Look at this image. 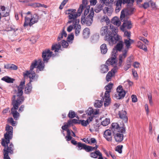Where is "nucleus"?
<instances>
[{"instance_id":"nucleus-2","label":"nucleus","mask_w":159,"mask_h":159,"mask_svg":"<svg viewBox=\"0 0 159 159\" xmlns=\"http://www.w3.org/2000/svg\"><path fill=\"white\" fill-rule=\"evenodd\" d=\"M25 83V80L20 82V84L18 87L17 95H14L12 98V103L13 107L11 108V112L15 120H17L20 116V114L17 112V110L18 109L19 106L24 100V98L22 95L23 93V89Z\"/></svg>"},{"instance_id":"nucleus-48","label":"nucleus","mask_w":159,"mask_h":159,"mask_svg":"<svg viewBox=\"0 0 159 159\" xmlns=\"http://www.w3.org/2000/svg\"><path fill=\"white\" fill-rule=\"evenodd\" d=\"M100 2L106 6H108L109 4V0H100Z\"/></svg>"},{"instance_id":"nucleus-23","label":"nucleus","mask_w":159,"mask_h":159,"mask_svg":"<svg viewBox=\"0 0 159 159\" xmlns=\"http://www.w3.org/2000/svg\"><path fill=\"white\" fill-rule=\"evenodd\" d=\"M93 118V116L89 117L86 120H80V123L84 126H86L91 121Z\"/></svg>"},{"instance_id":"nucleus-13","label":"nucleus","mask_w":159,"mask_h":159,"mask_svg":"<svg viewBox=\"0 0 159 159\" xmlns=\"http://www.w3.org/2000/svg\"><path fill=\"white\" fill-rule=\"evenodd\" d=\"M111 130L114 133L116 131L121 133H124L125 132V128L123 127H119L117 123H113L112 124Z\"/></svg>"},{"instance_id":"nucleus-64","label":"nucleus","mask_w":159,"mask_h":159,"mask_svg":"<svg viewBox=\"0 0 159 159\" xmlns=\"http://www.w3.org/2000/svg\"><path fill=\"white\" fill-rule=\"evenodd\" d=\"M148 98L149 101V102L151 104H152V96L151 94H149L148 95Z\"/></svg>"},{"instance_id":"nucleus-43","label":"nucleus","mask_w":159,"mask_h":159,"mask_svg":"<svg viewBox=\"0 0 159 159\" xmlns=\"http://www.w3.org/2000/svg\"><path fill=\"white\" fill-rule=\"evenodd\" d=\"M74 39V35L72 33L70 35H69L67 38V41L69 43H72V41Z\"/></svg>"},{"instance_id":"nucleus-38","label":"nucleus","mask_w":159,"mask_h":159,"mask_svg":"<svg viewBox=\"0 0 159 159\" xmlns=\"http://www.w3.org/2000/svg\"><path fill=\"white\" fill-rule=\"evenodd\" d=\"M123 42L122 41H120L119 43H118L115 48L117 50L120 51L123 47Z\"/></svg>"},{"instance_id":"nucleus-11","label":"nucleus","mask_w":159,"mask_h":159,"mask_svg":"<svg viewBox=\"0 0 159 159\" xmlns=\"http://www.w3.org/2000/svg\"><path fill=\"white\" fill-rule=\"evenodd\" d=\"M73 29H75V35L76 36H78L79 35L81 30V25L79 24V23H77V24H75V23H74L70 25L68 27L67 30L68 32H70Z\"/></svg>"},{"instance_id":"nucleus-63","label":"nucleus","mask_w":159,"mask_h":159,"mask_svg":"<svg viewBox=\"0 0 159 159\" xmlns=\"http://www.w3.org/2000/svg\"><path fill=\"white\" fill-rule=\"evenodd\" d=\"M90 2L91 5H95L97 3V0H90Z\"/></svg>"},{"instance_id":"nucleus-42","label":"nucleus","mask_w":159,"mask_h":159,"mask_svg":"<svg viewBox=\"0 0 159 159\" xmlns=\"http://www.w3.org/2000/svg\"><path fill=\"white\" fill-rule=\"evenodd\" d=\"M84 8V6L83 5H81L78 9L77 12L78 16L80 15Z\"/></svg>"},{"instance_id":"nucleus-61","label":"nucleus","mask_w":159,"mask_h":159,"mask_svg":"<svg viewBox=\"0 0 159 159\" xmlns=\"http://www.w3.org/2000/svg\"><path fill=\"white\" fill-rule=\"evenodd\" d=\"M132 74L134 77L137 78L138 75L137 72L134 70H132Z\"/></svg>"},{"instance_id":"nucleus-25","label":"nucleus","mask_w":159,"mask_h":159,"mask_svg":"<svg viewBox=\"0 0 159 159\" xmlns=\"http://www.w3.org/2000/svg\"><path fill=\"white\" fill-rule=\"evenodd\" d=\"M111 22L113 24L117 26H120L121 23L119 18L116 16L113 17L112 19Z\"/></svg>"},{"instance_id":"nucleus-58","label":"nucleus","mask_w":159,"mask_h":159,"mask_svg":"<svg viewBox=\"0 0 159 159\" xmlns=\"http://www.w3.org/2000/svg\"><path fill=\"white\" fill-rule=\"evenodd\" d=\"M90 143H89V144H91L92 143H96V140L95 138H91V139H90Z\"/></svg>"},{"instance_id":"nucleus-20","label":"nucleus","mask_w":159,"mask_h":159,"mask_svg":"<svg viewBox=\"0 0 159 159\" xmlns=\"http://www.w3.org/2000/svg\"><path fill=\"white\" fill-rule=\"evenodd\" d=\"M104 137L108 141H111L112 140V137L111 131L109 129H107L105 131Z\"/></svg>"},{"instance_id":"nucleus-60","label":"nucleus","mask_w":159,"mask_h":159,"mask_svg":"<svg viewBox=\"0 0 159 159\" xmlns=\"http://www.w3.org/2000/svg\"><path fill=\"white\" fill-rule=\"evenodd\" d=\"M60 34L62 36L63 38H66V37L67 35L66 32L64 30V29H63L62 32Z\"/></svg>"},{"instance_id":"nucleus-62","label":"nucleus","mask_w":159,"mask_h":159,"mask_svg":"<svg viewBox=\"0 0 159 159\" xmlns=\"http://www.w3.org/2000/svg\"><path fill=\"white\" fill-rule=\"evenodd\" d=\"M11 69L14 70H16L18 68L17 66L14 64H11Z\"/></svg>"},{"instance_id":"nucleus-3","label":"nucleus","mask_w":159,"mask_h":159,"mask_svg":"<svg viewBox=\"0 0 159 159\" xmlns=\"http://www.w3.org/2000/svg\"><path fill=\"white\" fill-rule=\"evenodd\" d=\"M6 130L7 132L4 134V137L6 140L5 141L3 139L2 142V145L5 147V148L3 149L4 158V159H11L8 156V153H10L11 154L13 153V145L12 144H10L9 147H8L7 149L5 148L6 145L9 143L10 140L12 137L13 128L11 126L7 125Z\"/></svg>"},{"instance_id":"nucleus-5","label":"nucleus","mask_w":159,"mask_h":159,"mask_svg":"<svg viewBox=\"0 0 159 159\" xmlns=\"http://www.w3.org/2000/svg\"><path fill=\"white\" fill-rule=\"evenodd\" d=\"M25 14L26 16L25 17V21L23 25L24 27L28 25L31 26L38 22L39 17L37 14L32 13L30 11H28Z\"/></svg>"},{"instance_id":"nucleus-16","label":"nucleus","mask_w":159,"mask_h":159,"mask_svg":"<svg viewBox=\"0 0 159 159\" xmlns=\"http://www.w3.org/2000/svg\"><path fill=\"white\" fill-rule=\"evenodd\" d=\"M122 133L121 132L114 133V138L116 142L120 143L123 140L124 136Z\"/></svg>"},{"instance_id":"nucleus-53","label":"nucleus","mask_w":159,"mask_h":159,"mask_svg":"<svg viewBox=\"0 0 159 159\" xmlns=\"http://www.w3.org/2000/svg\"><path fill=\"white\" fill-rule=\"evenodd\" d=\"M124 36L126 37L128 39L130 38V32L128 31H125L124 32Z\"/></svg>"},{"instance_id":"nucleus-34","label":"nucleus","mask_w":159,"mask_h":159,"mask_svg":"<svg viewBox=\"0 0 159 159\" xmlns=\"http://www.w3.org/2000/svg\"><path fill=\"white\" fill-rule=\"evenodd\" d=\"M2 80L8 83H13L14 80L12 79L8 76H5L2 78Z\"/></svg>"},{"instance_id":"nucleus-22","label":"nucleus","mask_w":159,"mask_h":159,"mask_svg":"<svg viewBox=\"0 0 159 159\" xmlns=\"http://www.w3.org/2000/svg\"><path fill=\"white\" fill-rule=\"evenodd\" d=\"M113 11V9L111 6L106 7L103 9L104 13L107 14L108 16H111Z\"/></svg>"},{"instance_id":"nucleus-33","label":"nucleus","mask_w":159,"mask_h":159,"mask_svg":"<svg viewBox=\"0 0 159 159\" xmlns=\"http://www.w3.org/2000/svg\"><path fill=\"white\" fill-rule=\"evenodd\" d=\"M110 123V119L108 118H106L101 122V124L103 126H106Z\"/></svg>"},{"instance_id":"nucleus-52","label":"nucleus","mask_w":159,"mask_h":159,"mask_svg":"<svg viewBox=\"0 0 159 159\" xmlns=\"http://www.w3.org/2000/svg\"><path fill=\"white\" fill-rule=\"evenodd\" d=\"M62 46L64 48H66L68 45V43L65 40H63L61 43Z\"/></svg>"},{"instance_id":"nucleus-39","label":"nucleus","mask_w":159,"mask_h":159,"mask_svg":"<svg viewBox=\"0 0 159 159\" xmlns=\"http://www.w3.org/2000/svg\"><path fill=\"white\" fill-rule=\"evenodd\" d=\"M102 105V102L99 100H96L94 104V106L96 107H100Z\"/></svg>"},{"instance_id":"nucleus-18","label":"nucleus","mask_w":159,"mask_h":159,"mask_svg":"<svg viewBox=\"0 0 159 159\" xmlns=\"http://www.w3.org/2000/svg\"><path fill=\"white\" fill-rule=\"evenodd\" d=\"M110 32V30H108V27L107 26H102L100 31V33L101 35L104 36L109 34V33Z\"/></svg>"},{"instance_id":"nucleus-36","label":"nucleus","mask_w":159,"mask_h":159,"mask_svg":"<svg viewBox=\"0 0 159 159\" xmlns=\"http://www.w3.org/2000/svg\"><path fill=\"white\" fill-rule=\"evenodd\" d=\"M30 6L34 8H36L37 7H44L45 8L47 7V6L44 5H42L39 3H35L31 4Z\"/></svg>"},{"instance_id":"nucleus-40","label":"nucleus","mask_w":159,"mask_h":159,"mask_svg":"<svg viewBox=\"0 0 159 159\" xmlns=\"http://www.w3.org/2000/svg\"><path fill=\"white\" fill-rule=\"evenodd\" d=\"M98 152H100L99 151H96L95 152H91L90 154V156L91 157L94 158H96L99 155V153Z\"/></svg>"},{"instance_id":"nucleus-6","label":"nucleus","mask_w":159,"mask_h":159,"mask_svg":"<svg viewBox=\"0 0 159 159\" xmlns=\"http://www.w3.org/2000/svg\"><path fill=\"white\" fill-rule=\"evenodd\" d=\"M66 14L68 15V17L69 19L67 23L73 24L75 23V24L79 23L80 20L77 19L78 17L75 9H69L67 10L65 12Z\"/></svg>"},{"instance_id":"nucleus-54","label":"nucleus","mask_w":159,"mask_h":159,"mask_svg":"<svg viewBox=\"0 0 159 159\" xmlns=\"http://www.w3.org/2000/svg\"><path fill=\"white\" fill-rule=\"evenodd\" d=\"M139 39L140 40L142 41L146 44H148V42L147 39H145L143 37L141 36H140L139 37Z\"/></svg>"},{"instance_id":"nucleus-44","label":"nucleus","mask_w":159,"mask_h":159,"mask_svg":"<svg viewBox=\"0 0 159 159\" xmlns=\"http://www.w3.org/2000/svg\"><path fill=\"white\" fill-rule=\"evenodd\" d=\"M93 110L92 107L89 108L86 111V113L89 115L93 114Z\"/></svg>"},{"instance_id":"nucleus-21","label":"nucleus","mask_w":159,"mask_h":159,"mask_svg":"<svg viewBox=\"0 0 159 159\" xmlns=\"http://www.w3.org/2000/svg\"><path fill=\"white\" fill-rule=\"evenodd\" d=\"M127 51L128 50H126V49L123 52L122 54L120 55L119 56V66H120L121 65L123 61L126 57Z\"/></svg>"},{"instance_id":"nucleus-47","label":"nucleus","mask_w":159,"mask_h":159,"mask_svg":"<svg viewBox=\"0 0 159 159\" xmlns=\"http://www.w3.org/2000/svg\"><path fill=\"white\" fill-rule=\"evenodd\" d=\"M86 145L84 144H82L80 143H78V146L79 148V150H81L82 148L84 149Z\"/></svg>"},{"instance_id":"nucleus-56","label":"nucleus","mask_w":159,"mask_h":159,"mask_svg":"<svg viewBox=\"0 0 159 159\" xmlns=\"http://www.w3.org/2000/svg\"><path fill=\"white\" fill-rule=\"evenodd\" d=\"M132 101L133 102H136L137 101V97L135 95H133L131 96Z\"/></svg>"},{"instance_id":"nucleus-29","label":"nucleus","mask_w":159,"mask_h":159,"mask_svg":"<svg viewBox=\"0 0 159 159\" xmlns=\"http://www.w3.org/2000/svg\"><path fill=\"white\" fill-rule=\"evenodd\" d=\"M133 41L130 38L127 39H125L124 41V43L126 46L127 49L130 47V46L131 43H133Z\"/></svg>"},{"instance_id":"nucleus-31","label":"nucleus","mask_w":159,"mask_h":159,"mask_svg":"<svg viewBox=\"0 0 159 159\" xmlns=\"http://www.w3.org/2000/svg\"><path fill=\"white\" fill-rule=\"evenodd\" d=\"M101 52L102 54H105L107 51V49L105 44L104 43L100 47Z\"/></svg>"},{"instance_id":"nucleus-14","label":"nucleus","mask_w":159,"mask_h":159,"mask_svg":"<svg viewBox=\"0 0 159 159\" xmlns=\"http://www.w3.org/2000/svg\"><path fill=\"white\" fill-rule=\"evenodd\" d=\"M52 52L49 49L43 51L42 53V57L44 62H47L52 56Z\"/></svg>"},{"instance_id":"nucleus-24","label":"nucleus","mask_w":159,"mask_h":159,"mask_svg":"<svg viewBox=\"0 0 159 159\" xmlns=\"http://www.w3.org/2000/svg\"><path fill=\"white\" fill-rule=\"evenodd\" d=\"M107 65L103 64L100 67V72L102 73H107L109 70L108 65Z\"/></svg>"},{"instance_id":"nucleus-57","label":"nucleus","mask_w":159,"mask_h":159,"mask_svg":"<svg viewBox=\"0 0 159 159\" xmlns=\"http://www.w3.org/2000/svg\"><path fill=\"white\" fill-rule=\"evenodd\" d=\"M140 64L139 63L137 62H135L133 64V66L135 68H138L139 67Z\"/></svg>"},{"instance_id":"nucleus-28","label":"nucleus","mask_w":159,"mask_h":159,"mask_svg":"<svg viewBox=\"0 0 159 159\" xmlns=\"http://www.w3.org/2000/svg\"><path fill=\"white\" fill-rule=\"evenodd\" d=\"M90 34V30L88 28H85L83 30V35L85 38H88Z\"/></svg>"},{"instance_id":"nucleus-46","label":"nucleus","mask_w":159,"mask_h":159,"mask_svg":"<svg viewBox=\"0 0 159 159\" xmlns=\"http://www.w3.org/2000/svg\"><path fill=\"white\" fill-rule=\"evenodd\" d=\"M84 149L87 152H89L93 150V147L90 146H87L86 145L84 148Z\"/></svg>"},{"instance_id":"nucleus-12","label":"nucleus","mask_w":159,"mask_h":159,"mask_svg":"<svg viewBox=\"0 0 159 159\" xmlns=\"http://www.w3.org/2000/svg\"><path fill=\"white\" fill-rule=\"evenodd\" d=\"M117 93L114 97L117 99H120L124 97L126 94V92L122 88V86H119L116 89Z\"/></svg>"},{"instance_id":"nucleus-50","label":"nucleus","mask_w":159,"mask_h":159,"mask_svg":"<svg viewBox=\"0 0 159 159\" xmlns=\"http://www.w3.org/2000/svg\"><path fill=\"white\" fill-rule=\"evenodd\" d=\"M117 50L116 49V48H114L113 49L112 51V56H114V57L116 58V56L117 55Z\"/></svg>"},{"instance_id":"nucleus-10","label":"nucleus","mask_w":159,"mask_h":159,"mask_svg":"<svg viewBox=\"0 0 159 159\" xmlns=\"http://www.w3.org/2000/svg\"><path fill=\"white\" fill-rule=\"evenodd\" d=\"M134 8L132 6H128L126 9L122 10L120 16L121 20L126 17L128 15L132 14L134 11Z\"/></svg>"},{"instance_id":"nucleus-37","label":"nucleus","mask_w":159,"mask_h":159,"mask_svg":"<svg viewBox=\"0 0 159 159\" xmlns=\"http://www.w3.org/2000/svg\"><path fill=\"white\" fill-rule=\"evenodd\" d=\"M99 38V36L98 34H94L91 37V41L93 43L96 42L98 40Z\"/></svg>"},{"instance_id":"nucleus-32","label":"nucleus","mask_w":159,"mask_h":159,"mask_svg":"<svg viewBox=\"0 0 159 159\" xmlns=\"http://www.w3.org/2000/svg\"><path fill=\"white\" fill-rule=\"evenodd\" d=\"M103 6L102 4L97 5L94 11L96 13H98L100 12L101 10H103Z\"/></svg>"},{"instance_id":"nucleus-1","label":"nucleus","mask_w":159,"mask_h":159,"mask_svg":"<svg viewBox=\"0 0 159 159\" xmlns=\"http://www.w3.org/2000/svg\"><path fill=\"white\" fill-rule=\"evenodd\" d=\"M37 65V68L40 71L43 70L44 68V64L40 59H39L38 61L35 60L32 63L29 71H26L23 73L25 78L29 77L30 79L29 82L26 85L25 88V92L26 94H29L31 91L32 87L31 82L35 78V72L33 70Z\"/></svg>"},{"instance_id":"nucleus-7","label":"nucleus","mask_w":159,"mask_h":159,"mask_svg":"<svg viewBox=\"0 0 159 159\" xmlns=\"http://www.w3.org/2000/svg\"><path fill=\"white\" fill-rule=\"evenodd\" d=\"M113 84L112 83H110L106 85L105 88L106 91L105 93L103 100L104 101V105L105 107L108 106L111 102V98L110 97V93L111 92V90L112 88Z\"/></svg>"},{"instance_id":"nucleus-59","label":"nucleus","mask_w":159,"mask_h":159,"mask_svg":"<svg viewBox=\"0 0 159 159\" xmlns=\"http://www.w3.org/2000/svg\"><path fill=\"white\" fill-rule=\"evenodd\" d=\"M60 34L62 36L63 38H66V37L67 35L66 32L64 30V29H63L62 32Z\"/></svg>"},{"instance_id":"nucleus-4","label":"nucleus","mask_w":159,"mask_h":159,"mask_svg":"<svg viewBox=\"0 0 159 159\" xmlns=\"http://www.w3.org/2000/svg\"><path fill=\"white\" fill-rule=\"evenodd\" d=\"M110 27L112 32L110 31L109 34L106 36V39L110 45H112L120 40L121 37L117 34L118 29L117 28L115 27L112 25H110Z\"/></svg>"},{"instance_id":"nucleus-9","label":"nucleus","mask_w":159,"mask_h":159,"mask_svg":"<svg viewBox=\"0 0 159 159\" xmlns=\"http://www.w3.org/2000/svg\"><path fill=\"white\" fill-rule=\"evenodd\" d=\"M134 0H116L114 2L115 6V11L116 13L118 12L121 9V5L123 3L132 4Z\"/></svg>"},{"instance_id":"nucleus-27","label":"nucleus","mask_w":159,"mask_h":159,"mask_svg":"<svg viewBox=\"0 0 159 159\" xmlns=\"http://www.w3.org/2000/svg\"><path fill=\"white\" fill-rule=\"evenodd\" d=\"M100 22L103 23L105 22L107 25H108L110 23V20L108 16L106 15H105L102 17L100 19Z\"/></svg>"},{"instance_id":"nucleus-19","label":"nucleus","mask_w":159,"mask_h":159,"mask_svg":"<svg viewBox=\"0 0 159 159\" xmlns=\"http://www.w3.org/2000/svg\"><path fill=\"white\" fill-rule=\"evenodd\" d=\"M126 112L125 111H120L119 115L120 117L123 120V122L124 123H127L128 121V118L126 115Z\"/></svg>"},{"instance_id":"nucleus-30","label":"nucleus","mask_w":159,"mask_h":159,"mask_svg":"<svg viewBox=\"0 0 159 159\" xmlns=\"http://www.w3.org/2000/svg\"><path fill=\"white\" fill-rule=\"evenodd\" d=\"M61 48V46L59 43L52 45V50H55V52H58Z\"/></svg>"},{"instance_id":"nucleus-55","label":"nucleus","mask_w":159,"mask_h":159,"mask_svg":"<svg viewBox=\"0 0 159 159\" xmlns=\"http://www.w3.org/2000/svg\"><path fill=\"white\" fill-rule=\"evenodd\" d=\"M149 2H145L142 5V7H143L144 9L147 8L149 6Z\"/></svg>"},{"instance_id":"nucleus-15","label":"nucleus","mask_w":159,"mask_h":159,"mask_svg":"<svg viewBox=\"0 0 159 159\" xmlns=\"http://www.w3.org/2000/svg\"><path fill=\"white\" fill-rule=\"evenodd\" d=\"M118 67L117 66H115L111 71H110L107 74L106 76V80L108 82L111 80V78L115 75L117 72Z\"/></svg>"},{"instance_id":"nucleus-8","label":"nucleus","mask_w":159,"mask_h":159,"mask_svg":"<svg viewBox=\"0 0 159 159\" xmlns=\"http://www.w3.org/2000/svg\"><path fill=\"white\" fill-rule=\"evenodd\" d=\"M94 14L93 9H91L89 14L86 18L84 17H82L81 20V22L82 24L84 25L85 24L88 26H90L93 21V18Z\"/></svg>"},{"instance_id":"nucleus-51","label":"nucleus","mask_w":159,"mask_h":159,"mask_svg":"<svg viewBox=\"0 0 159 159\" xmlns=\"http://www.w3.org/2000/svg\"><path fill=\"white\" fill-rule=\"evenodd\" d=\"M133 58L132 57L130 56L129 57H128L127 60L126 62V64H129L131 65V63L132 61Z\"/></svg>"},{"instance_id":"nucleus-26","label":"nucleus","mask_w":159,"mask_h":159,"mask_svg":"<svg viewBox=\"0 0 159 159\" xmlns=\"http://www.w3.org/2000/svg\"><path fill=\"white\" fill-rule=\"evenodd\" d=\"M116 62V60L115 57H112L108 59L106 61V64L108 66L113 65Z\"/></svg>"},{"instance_id":"nucleus-49","label":"nucleus","mask_w":159,"mask_h":159,"mask_svg":"<svg viewBox=\"0 0 159 159\" xmlns=\"http://www.w3.org/2000/svg\"><path fill=\"white\" fill-rule=\"evenodd\" d=\"M8 121L11 124V125L14 126L15 125L16 122L13 120V119L12 118H10L8 119Z\"/></svg>"},{"instance_id":"nucleus-35","label":"nucleus","mask_w":159,"mask_h":159,"mask_svg":"<svg viewBox=\"0 0 159 159\" xmlns=\"http://www.w3.org/2000/svg\"><path fill=\"white\" fill-rule=\"evenodd\" d=\"M137 45L138 47L140 49L144 50V51H146L147 50V47L145 46L143 44V43L140 41L138 42Z\"/></svg>"},{"instance_id":"nucleus-17","label":"nucleus","mask_w":159,"mask_h":159,"mask_svg":"<svg viewBox=\"0 0 159 159\" xmlns=\"http://www.w3.org/2000/svg\"><path fill=\"white\" fill-rule=\"evenodd\" d=\"M132 27L131 22L129 21H125L122 26L120 27V29L123 31H125L126 29H130Z\"/></svg>"},{"instance_id":"nucleus-45","label":"nucleus","mask_w":159,"mask_h":159,"mask_svg":"<svg viewBox=\"0 0 159 159\" xmlns=\"http://www.w3.org/2000/svg\"><path fill=\"white\" fill-rule=\"evenodd\" d=\"M122 145H118L116 147L115 150L118 152L119 153H121L122 152Z\"/></svg>"},{"instance_id":"nucleus-41","label":"nucleus","mask_w":159,"mask_h":159,"mask_svg":"<svg viewBox=\"0 0 159 159\" xmlns=\"http://www.w3.org/2000/svg\"><path fill=\"white\" fill-rule=\"evenodd\" d=\"M68 116L70 118H73L75 116L77 118L79 119V117L78 116H75V112L71 111L69 112Z\"/></svg>"}]
</instances>
